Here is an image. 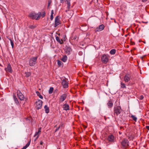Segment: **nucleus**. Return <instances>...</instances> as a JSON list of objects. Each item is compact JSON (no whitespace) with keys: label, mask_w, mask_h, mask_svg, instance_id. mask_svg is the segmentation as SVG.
<instances>
[{"label":"nucleus","mask_w":149,"mask_h":149,"mask_svg":"<svg viewBox=\"0 0 149 149\" xmlns=\"http://www.w3.org/2000/svg\"><path fill=\"white\" fill-rule=\"evenodd\" d=\"M108 140L110 142L113 141V136L112 135H109L108 138Z\"/></svg>","instance_id":"nucleus-17"},{"label":"nucleus","mask_w":149,"mask_h":149,"mask_svg":"<svg viewBox=\"0 0 149 149\" xmlns=\"http://www.w3.org/2000/svg\"><path fill=\"white\" fill-rule=\"evenodd\" d=\"M27 147L29 146V145L28 144H26V145H25Z\"/></svg>","instance_id":"nucleus-45"},{"label":"nucleus","mask_w":149,"mask_h":149,"mask_svg":"<svg viewBox=\"0 0 149 149\" xmlns=\"http://www.w3.org/2000/svg\"><path fill=\"white\" fill-rule=\"evenodd\" d=\"M17 95L18 98L21 101L23 100L24 99V95L19 90L17 91Z\"/></svg>","instance_id":"nucleus-7"},{"label":"nucleus","mask_w":149,"mask_h":149,"mask_svg":"<svg viewBox=\"0 0 149 149\" xmlns=\"http://www.w3.org/2000/svg\"><path fill=\"white\" fill-rule=\"evenodd\" d=\"M41 127L39 128L38 129V132H41Z\"/></svg>","instance_id":"nucleus-38"},{"label":"nucleus","mask_w":149,"mask_h":149,"mask_svg":"<svg viewBox=\"0 0 149 149\" xmlns=\"http://www.w3.org/2000/svg\"><path fill=\"white\" fill-rule=\"evenodd\" d=\"M25 76L26 77H28L30 76L31 75V72H25Z\"/></svg>","instance_id":"nucleus-24"},{"label":"nucleus","mask_w":149,"mask_h":149,"mask_svg":"<svg viewBox=\"0 0 149 149\" xmlns=\"http://www.w3.org/2000/svg\"><path fill=\"white\" fill-rule=\"evenodd\" d=\"M60 24V22L59 19L57 17H56L55 19V24L54 26L56 27Z\"/></svg>","instance_id":"nucleus-13"},{"label":"nucleus","mask_w":149,"mask_h":149,"mask_svg":"<svg viewBox=\"0 0 149 149\" xmlns=\"http://www.w3.org/2000/svg\"><path fill=\"white\" fill-rule=\"evenodd\" d=\"M62 85L64 88H67L68 86V82L65 79H63L62 80Z\"/></svg>","instance_id":"nucleus-10"},{"label":"nucleus","mask_w":149,"mask_h":149,"mask_svg":"<svg viewBox=\"0 0 149 149\" xmlns=\"http://www.w3.org/2000/svg\"><path fill=\"white\" fill-rule=\"evenodd\" d=\"M57 149H60V148H58Z\"/></svg>","instance_id":"nucleus-47"},{"label":"nucleus","mask_w":149,"mask_h":149,"mask_svg":"<svg viewBox=\"0 0 149 149\" xmlns=\"http://www.w3.org/2000/svg\"><path fill=\"white\" fill-rule=\"evenodd\" d=\"M63 108L64 110L67 111L69 110V106L67 104H65L63 105Z\"/></svg>","instance_id":"nucleus-14"},{"label":"nucleus","mask_w":149,"mask_h":149,"mask_svg":"<svg viewBox=\"0 0 149 149\" xmlns=\"http://www.w3.org/2000/svg\"><path fill=\"white\" fill-rule=\"evenodd\" d=\"M121 111V109L120 106H118L114 108V113L116 114V116H118L120 113Z\"/></svg>","instance_id":"nucleus-3"},{"label":"nucleus","mask_w":149,"mask_h":149,"mask_svg":"<svg viewBox=\"0 0 149 149\" xmlns=\"http://www.w3.org/2000/svg\"><path fill=\"white\" fill-rule=\"evenodd\" d=\"M73 40H78V38L77 36H74L73 38Z\"/></svg>","instance_id":"nucleus-36"},{"label":"nucleus","mask_w":149,"mask_h":149,"mask_svg":"<svg viewBox=\"0 0 149 149\" xmlns=\"http://www.w3.org/2000/svg\"><path fill=\"white\" fill-rule=\"evenodd\" d=\"M71 51L72 49L70 47H68L66 48L65 50V52L67 54H70Z\"/></svg>","instance_id":"nucleus-19"},{"label":"nucleus","mask_w":149,"mask_h":149,"mask_svg":"<svg viewBox=\"0 0 149 149\" xmlns=\"http://www.w3.org/2000/svg\"><path fill=\"white\" fill-rule=\"evenodd\" d=\"M131 76L129 74H126L124 77V80L125 82H128L130 79Z\"/></svg>","instance_id":"nucleus-9"},{"label":"nucleus","mask_w":149,"mask_h":149,"mask_svg":"<svg viewBox=\"0 0 149 149\" xmlns=\"http://www.w3.org/2000/svg\"><path fill=\"white\" fill-rule=\"evenodd\" d=\"M40 133V132H38V131L36 132V133L34 136V137H36V139L34 140L35 141H36L37 140V139L38 138Z\"/></svg>","instance_id":"nucleus-18"},{"label":"nucleus","mask_w":149,"mask_h":149,"mask_svg":"<svg viewBox=\"0 0 149 149\" xmlns=\"http://www.w3.org/2000/svg\"><path fill=\"white\" fill-rule=\"evenodd\" d=\"M27 144H28V145H29L30 144V142H29Z\"/></svg>","instance_id":"nucleus-46"},{"label":"nucleus","mask_w":149,"mask_h":149,"mask_svg":"<svg viewBox=\"0 0 149 149\" xmlns=\"http://www.w3.org/2000/svg\"><path fill=\"white\" fill-rule=\"evenodd\" d=\"M146 128L147 129L149 130V126H146Z\"/></svg>","instance_id":"nucleus-41"},{"label":"nucleus","mask_w":149,"mask_h":149,"mask_svg":"<svg viewBox=\"0 0 149 149\" xmlns=\"http://www.w3.org/2000/svg\"><path fill=\"white\" fill-rule=\"evenodd\" d=\"M13 98L14 100L15 103L17 104V105H19V101L16 97V96L15 95H13Z\"/></svg>","instance_id":"nucleus-16"},{"label":"nucleus","mask_w":149,"mask_h":149,"mask_svg":"<svg viewBox=\"0 0 149 149\" xmlns=\"http://www.w3.org/2000/svg\"><path fill=\"white\" fill-rule=\"evenodd\" d=\"M147 1V0H142V1L143 2H145L146 1Z\"/></svg>","instance_id":"nucleus-43"},{"label":"nucleus","mask_w":149,"mask_h":149,"mask_svg":"<svg viewBox=\"0 0 149 149\" xmlns=\"http://www.w3.org/2000/svg\"><path fill=\"white\" fill-rule=\"evenodd\" d=\"M43 143V142H42V141H41L40 142V144L41 145H42Z\"/></svg>","instance_id":"nucleus-44"},{"label":"nucleus","mask_w":149,"mask_h":149,"mask_svg":"<svg viewBox=\"0 0 149 149\" xmlns=\"http://www.w3.org/2000/svg\"><path fill=\"white\" fill-rule=\"evenodd\" d=\"M53 14H54V11L53 10H52L51 11V13L50 16V19L51 20H52L54 18L53 17Z\"/></svg>","instance_id":"nucleus-27"},{"label":"nucleus","mask_w":149,"mask_h":149,"mask_svg":"<svg viewBox=\"0 0 149 149\" xmlns=\"http://www.w3.org/2000/svg\"><path fill=\"white\" fill-rule=\"evenodd\" d=\"M104 28V25L102 24L97 27L95 30V32L97 31H100L103 30Z\"/></svg>","instance_id":"nucleus-8"},{"label":"nucleus","mask_w":149,"mask_h":149,"mask_svg":"<svg viewBox=\"0 0 149 149\" xmlns=\"http://www.w3.org/2000/svg\"><path fill=\"white\" fill-rule=\"evenodd\" d=\"M128 141L127 139H124L122 141L121 144L124 147L126 148L129 146Z\"/></svg>","instance_id":"nucleus-6"},{"label":"nucleus","mask_w":149,"mask_h":149,"mask_svg":"<svg viewBox=\"0 0 149 149\" xmlns=\"http://www.w3.org/2000/svg\"><path fill=\"white\" fill-rule=\"evenodd\" d=\"M57 63L59 66H61L63 64L62 62L59 60L57 61Z\"/></svg>","instance_id":"nucleus-30"},{"label":"nucleus","mask_w":149,"mask_h":149,"mask_svg":"<svg viewBox=\"0 0 149 149\" xmlns=\"http://www.w3.org/2000/svg\"><path fill=\"white\" fill-rule=\"evenodd\" d=\"M60 127L59 126L58 128H56L55 131V132H56L59 129Z\"/></svg>","instance_id":"nucleus-39"},{"label":"nucleus","mask_w":149,"mask_h":149,"mask_svg":"<svg viewBox=\"0 0 149 149\" xmlns=\"http://www.w3.org/2000/svg\"><path fill=\"white\" fill-rule=\"evenodd\" d=\"M10 43H11V45L12 46V48H13L14 46V45L13 42L12 41V40L10 39Z\"/></svg>","instance_id":"nucleus-31"},{"label":"nucleus","mask_w":149,"mask_h":149,"mask_svg":"<svg viewBox=\"0 0 149 149\" xmlns=\"http://www.w3.org/2000/svg\"><path fill=\"white\" fill-rule=\"evenodd\" d=\"M70 5H68V9H69L70 8Z\"/></svg>","instance_id":"nucleus-42"},{"label":"nucleus","mask_w":149,"mask_h":149,"mask_svg":"<svg viewBox=\"0 0 149 149\" xmlns=\"http://www.w3.org/2000/svg\"><path fill=\"white\" fill-rule=\"evenodd\" d=\"M68 58L66 55L63 56L61 58V60L63 62H65L67 60Z\"/></svg>","instance_id":"nucleus-21"},{"label":"nucleus","mask_w":149,"mask_h":149,"mask_svg":"<svg viewBox=\"0 0 149 149\" xmlns=\"http://www.w3.org/2000/svg\"><path fill=\"white\" fill-rule=\"evenodd\" d=\"M65 1L67 2V5H70V0H67Z\"/></svg>","instance_id":"nucleus-33"},{"label":"nucleus","mask_w":149,"mask_h":149,"mask_svg":"<svg viewBox=\"0 0 149 149\" xmlns=\"http://www.w3.org/2000/svg\"><path fill=\"white\" fill-rule=\"evenodd\" d=\"M5 70L7 72H9L10 73L12 72V69L10 64H8L7 66V67L5 68Z\"/></svg>","instance_id":"nucleus-11"},{"label":"nucleus","mask_w":149,"mask_h":149,"mask_svg":"<svg viewBox=\"0 0 149 149\" xmlns=\"http://www.w3.org/2000/svg\"><path fill=\"white\" fill-rule=\"evenodd\" d=\"M120 84H121V88H126V86H125V84L123 83L122 82H121L120 83Z\"/></svg>","instance_id":"nucleus-23"},{"label":"nucleus","mask_w":149,"mask_h":149,"mask_svg":"<svg viewBox=\"0 0 149 149\" xmlns=\"http://www.w3.org/2000/svg\"><path fill=\"white\" fill-rule=\"evenodd\" d=\"M101 60L103 63L106 64L108 61L109 59L107 55L104 54L102 56Z\"/></svg>","instance_id":"nucleus-5"},{"label":"nucleus","mask_w":149,"mask_h":149,"mask_svg":"<svg viewBox=\"0 0 149 149\" xmlns=\"http://www.w3.org/2000/svg\"><path fill=\"white\" fill-rule=\"evenodd\" d=\"M36 93L37 95L38 96L40 99H43V97L41 95L40 93L38 91H37L36 92Z\"/></svg>","instance_id":"nucleus-25"},{"label":"nucleus","mask_w":149,"mask_h":149,"mask_svg":"<svg viewBox=\"0 0 149 149\" xmlns=\"http://www.w3.org/2000/svg\"><path fill=\"white\" fill-rule=\"evenodd\" d=\"M36 27V26H35L33 25H31L29 26V28L31 29H33L35 28Z\"/></svg>","instance_id":"nucleus-34"},{"label":"nucleus","mask_w":149,"mask_h":149,"mask_svg":"<svg viewBox=\"0 0 149 149\" xmlns=\"http://www.w3.org/2000/svg\"><path fill=\"white\" fill-rule=\"evenodd\" d=\"M37 56L30 58L29 60V65L31 66H34L37 63Z\"/></svg>","instance_id":"nucleus-2"},{"label":"nucleus","mask_w":149,"mask_h":149,"mask_svg":"<svg viewBox=\"0 0 149 149\" xmlns=\"http://www.w3.org/2000/svg\"><path fill=\"white\" fill-rule=\"evenodd\" d=\"M116 52V50L115 49H111L110 52V54L111 55L114 54Z\"/></svg>","instance_id":"nucleus-22"},{"label":"nucleus","mask_w":149,"mask_h":149,"mask_svg":"<svg viewBox=\"0 0 149 149\" xmlns=\"http://www.w3.org/2000/svg\"><path fill=\"white\" fill-rule=\"evenodd\" d=\"M107 104L109 108H111L113 107V104L112 101L110 100L109 101Z\"/></svg>","instance_id":"nucleus-15"},{"label":"nucleus","mask_w":149,"mask_h":149,"mask_svg":"<svg viewBox=\"0 0 149 149\" xmlns=\"http://www.w3.org/2000/svg\"><path fill=\"white\" fill-rule=\"evenodd\" d=\"M42 102L40 100H38L36 102V107L37 109H41L42 106Z\"/></svg>","instance_id":"nucleus-4"},{"label":"nucleus","mask_w":149,"mask_h":149,"mask_svg":"<svg viewBox=\"0 0 149 149\" xmlns=\"http://www.w3.org/2000/svg\"><path fill=\"white\" fill-rule=\"evenodd\" d=\"M131 117L134 120V121H135L136 122V121L137 118L134 115H132L131 116Z\"/></svg>","instance_id":"nucleus-28"},{"label":"nucleus","mask_w":149,"mask_h":149,"mask_svg":"<svg viewBox=\"0 0 149 149\" xmlns=\"http://www.w3.org/2000/svg\"><path fill=\"white\" fill-rule=\"evenodd\" d=\"M54 88L52 87H51L49 89V94H52Z\"/></svg>","instance_id":"nucleus-26"},{"label":"nucleus","mask_w":149,"mask_h":149,"mask_svg":"<svg viewBox=\"0 0 149 149\" xmlns=\"http://www.w3.org/2000/svg\"><path fill=\"white\" fill-rule=\"evenodd\" d=\"M143 95H141L139 97V99L141 100H142L143 98Z\"/></svg>","instance_id":"nucleus-37"},{"label":"nucleus","mask_w":149,"mask_h":149,"mask_svg":"<svg viewBox=\"0 0 149 149\" xmlns=\"http://www.w3.org/2000/svg\"><path fill=\"white\" fill-rule=\"evenodd\" d=\"M56 41L59 43H60L61 44H62V43L61 42V41L60 40L59 38L58 37V36H56Z\"/></svg>","instance_id":"nucleus-29"},{"label":"nucleus","mask_w":149,"mask_h":149,"mask_svg":"<svg viewBox=\"0 0 149 149\" xmlns=\"http://www.w3.org/2000/svg\"><path fill=\"white\" fill-rule=\"evenodd\" d=\"M45 15V12H43L42 13H41V16L42 17H43Z\"/></svg>","instance_id":"nucleus-32"},{"label":"nucleus","mask_w":149,"mask_h":149,"mask_svg":"<svg viewBox=\"0 0 149 149\" xmlns=\"http://www.w3.org/2000/svg\"><path fill=\"white\" fill-rule=\"evenodd\" d=\"M27 148V147L26 146H25L23 147L22 149H26Z\"/></svg>","instance_id":"nucleus-40"},{"label":"nucleus","mask_w":149,"mask_h":149,"mask_svg":"<svg viewBox=\"0 0 149 149\" xmlns=\"http://www.w3.org/2000/svg\"><path fill=\"white\" fill-rule=\"evenodd\" d=\"M67 96V95L66 94H63L59 98V101L61 102H63L66 99Z\"/></svg>","instance_id":"nucleus-12"},{"label":"nucleus","mask_w":149,"mask_h":149,"mask_svg":"<svg viewBox=\"0 0 149 149\" xmlns=\"http://www.w3.org/2000/svg\"><path fill=\"white\" fill-rule=\"evenodd\" d=\"M51 0L48 1V7H49V6L50 5L51 3Z\"/></svg>","instance_id":"nucleus-35"},{"label":"nucleus","mask_w":149,"mask_h":149,"mask_svg":"<svg viewBox=\"0 0 149 149\" xmlns=\"http://www.w3.org/2000/svg\"><path fill=\"white\" fill-rule=\"evenodd\" d=\"M29 17L32 19L38 20L41 17V12H39L38 13H31L29 15Z\"/></svg>","instance_id":"nucleus-1"},{"label":"nucleus","mask_w":149,"mask_h":149,"mask_svg":"<svg viewBox=\"0 0 149 149\" xmlns=\"http://www.w3.org/2000/svg\"><path fill=\"white\" fill-rule=\"evenodd\" d=\"M44 108L45 109L46 113H49V107H47V105H45V106Z\"/></svg>","instance_id":"nucleus-20"}]
</instances>
